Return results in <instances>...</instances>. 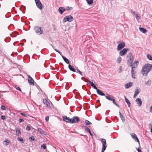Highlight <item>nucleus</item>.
Listing matches in <instances>:
<instances>
[{"label": "nucleus", "instance_id": "obj_12", "mask_svg": "<svg viewBox=\"0 0 152 152\" xmlns=\"http://www.w3.org/2000/svg\"><path fill=\"white\" fill-rule=\"evenodd\" d=\"M43 103L46 105V107L49 108L51 107L50 103L46 99H43Z\"/></svg>", "mask_w": 152, "mask_h": 152}, {"label": "nucleus", "instance_id": "obj_7", "mask_svg": "<svg viewBox=\"0 0 152 152\" xmlns=\"http://www.w3.org/2000/svg\"><path fill=\"white\" fill-rule=\"evenodd\" d=\"M36 5L38 7L40 10H42L44 7L42 4L40 0H35Z\"/></svg>", "mask_w": 152, "mask_h": 152}, {"label": "nucleus", "instance_id": "obj_64", "mask_svg": "<svg viewBox=\"0 0 152 152\" xmlns=\"http://www.w3.org/2000/svg\"><path fill=\"white\" fill-rule=\"evenodd\" d=\"M39 89H40V90L42 92V90L41 89V88H39Z\"/></svg>", "mask_w": 152, "mask_h": 152}, {"label": "nucleus", "instance_id": "obj_59", "mask_svg": "<svg viewBox=\"0 0 152 152\" xmlns=\"http://www.w3.org/2000/svg\"><path fill=\"white\" fill-rule=\"evenodd\" d=\"M24 9V10H25L26 9V7L25 6H22V7Z\"/></svg>", "mask_w": 152, "mask_h": 152}, {"label": "nucleus", "instance_id": "obj_19", "mask_svg": "<svg viewBox=\"0 0 152 152\" xmlns=\"http://www.w3.org/2000/svg\"><path fill=\"white\" fill-rule=\"evenodd\" d=\"M88 82L90 84L91 86H92L94 89L97 90L98 88L96 87L95 85L93 82L90 81V80H88Z\"/></svg>", "mask_w": 152, "mask_h": 152}, {"label": "nucleus", "instance_id": "obj_1", "mask_svg": "<svg viewBox=\"0 0 152 152\" xmlns=\"http://www.w3.org/2000/svg\"><path fill=\"white\" fill-rule=\"evenodd\" d=\"M152 68V65L150 64H145L143 67L142 70V73L143 76H146L148 73Z\"/></svg>", "mask_w": 152, "mask_h": 152}, {"label": "nucleus", "instance_id": "obj_46", "mask_svg": "<svg viewBox=\"0 0 152 152\" xmlns=\"http://www.w3.org/2000/svg\"><path fill=\"white\" fill-rule=\"evenodd\" d=\"M1 109L3 110H6L5 107L2 105H1Z\"/></svg>", "mask_w": 152, "mask_h": 152}, {"label": "nucleus", "instance_id": "obj_33", "mask_svg": "<svg viewBox=\"0 0 152 152\" xmlns=\"http://www.w3.org/2000/svg\"><path fill=\"white\" fill-rule=\"evenodd\" d=\"M121 58L120 56H119L117 60V63L119 64L120 63L121 61Z\"/></svg>", "mask_w": 152, "mask_h": 152}, {"label": "nucleus", "instance_id": "obj_27", "mask_svg": "<svg viewBox=\"0 0 152 152\" xmlns=\"http://www.w3.org/2000/svg\"><path fill=\"white\" fill-rule=\"evenodd\" d=\"M119 113L120 118L122 120L123 122H124L125 120V118L124 117V116L122 115L121 113L120 112H119Z\"/></svg>", "mask_w": 152, "mask_h": 152}, {"label": "nucleus", "instance_id": "obj_40", "mask_svg": "<svg viewBox=\"0 0 152 152\" xmlns=\"http://www.w3.org/2000/svg\"><path fill=\"white\" fill-rule=\"evenodd\" d=\"M41 148H43V149H45L46 148V146L44 144L42 145L41 146Z\"/></svg>", "mask_w": 152, "mask_h": 152}, {"label": "nucleus", "instance_id": "obj_11", "mask_svg": "<svg viewBox=\"0 0 152 152\" xmlns=\"http://www.w3.org/2000/svg\"><path fill=\"white\" fill-rule=\"evenodd\" d=\"M28 83L31 85H34V81L33 79L29 75H28Z\"/></svg>", "mask_w": 152, "mask_h": 152}, {"label": "nucleus", "instance_id": "obj_41", "mask_svg": "<svg viewBox=\"0 0 152 152\" xmlns=\"http://www.w3.org/2000/svg\"><path fill=\"white\" fill-rule=\"evenodd\" d=\"M54 50L57 52H58L62 56V55L61 54V53L60 52V51L58 50H57L56 49L54 48Z\"/></svg>", "mask_w": 152, "mask_h": 152}, {"label": "nucleus", "instance_id": "obj_42", "mask_svg": "<svg viewBox=\"0 0 152 152\" xmlns=\"http://www.w3.org/2000/svg\"><path fill=\"white\" fill-rule=\"evenodd\" d=\"M72 9H73V7H69L67 6L66 7V9L67 10H72Z\"/></svg>", "mask_w": 152, "mask_h": 152}, {"label": "nucleus", "instance_id": "obj_52", "mask_svg": "<svg viewBox=\"0 0 152 152\" xmlns=\"http://www.w3.org/2000/svg\"><path fill=\"white\" fill-rule=\"evenodd\" d=\"M30 139H31V140L32 141H33L34 140V137L33 136H31V138H30Z\"/></svg>", "mask_w": 152, "mask_h": 152}, {"label": "nucleus", "instance_id": "obj_30", "mask_svg": "<svg viewBox=\"0 0 152 152\" xmlns=\"http://www.w3.org/2000/svg\"><path fill=\"white\" fill-rule=\"evenodd\" d=\"M17 140L22 143H24V141L22 137H18L17 138Z\"/></svg>", "mask_w": 152, "mask_h": 152}, {"label": "nucleus", "instance_id": "obj_38", "mask_svg": "<svg viewBox=\"0 0 152 152\" xmlns=\"http://www.w3.org/2000/svg\"><path fill=\"white\" fill-rule=\"evenodd\" d=\"M148 58L150 60H152V57L150 54H148L147 56Z\"/></svg>", "mask_w": 152, "mask_h": 152}, {"label": "nucleus", "instance_id": "obj_2", "mask_svg": "<svg viewBox=\"0 0 152 152\" xmlns=\"http://www.w3.org/2000/svg\"><path fill=\"white\" fill-rule=\"evenodd\" d=\"M126 57L128 59L127 63L128 64V66H131L134 58L133 54L131 53H128L127 56Z\"/></svg>", "mask_w": 152, "mask_h": 152}, {"label": "nucleus", "instance_id": "obj_50", "mask_svg": "<svg viewBox=\"0 0 152 152\" xmlns=\"http://www.w3.org/2000/svg\"><path fill=\"white\" fill-rule=\"evenodd\" d=\"M19 121V122L20 123H21L22 122H23L24 121V120L23 119H22V118L20 119Z\"/></svg>", "mask_w": 152, "mask_h": 152}, {"label": "nucleus", "instance_id": "obj_61", "mask_svg": "<svg viewBox=\"0 0 152 152\" xmlns=\"http://www.w3.org/2000/svg\"><path fill=\"white\" fill-rule=\"evenodd\" d=\"M50 45H51V46H52V47L53 48V49L54 48L53 46V45H52L51 44H50Z\"/></svg>", "mask_w": 152, "mask_h": 152}, {"label": "nucleus", "instance_id": "obj_10", "mask_svg": "<svg viewBox=\"0 0 152 152\" xmlns=\"http://www.w3.org/2000/svg\"><path fill=\"white\" fill-rule=\"evenodd\" d=\"M129 50L128 48H124L119 52V55L121 56H123L126 54L127 52Z\"/></svg>", "mask_w": 152, "mask_h": 152}, {"label": "nucleus", "instance_id": "obj_17", "mask_svg": "<svg viewBox=\"0 0 152 152\" xmlns=\"http://www.w3.org/2000/svg\"><path fill=\"white\" fill-rule=\"evenodd\" d=\"M133 84V83L131 82H129L125 85V87L126 88H128L132 86Z\"/></svg>", "mask_w": 152, "mask_h": 152}, {"label": "nucleus", "instance_id": "obj_25", "mask_svg": "<svg viewBox=\"0 0 152 152\" xmlns=\"http://www.w3.org/2000/svg\"><path fill=\"white\" fill-rule=\"evenodd\" d=\"M62 57L64 60L66 62V63L67 64H69V61L68 60V59L63 56H62Z\"/></svg>", "mask_w": 152, "mask_h": 152}, {"label": "nucleus", "instance_id": "obj_22", "mask_svg": "<svg viewBox=\"0 0 152 152\" xmlns=\"http://www.w3.org/2000/svg\"><path fill=\"white\" fill-rule=\"evenodd\" d=\"M97 92L98 94L101 96H105V94L100 89H98L97 90Z\"/></svg>", "mask_w": 152, "mask_h": 152}, {"label": "nucleus", "instance_id": "obj_13", "mask_svg": "<svg viewBox=\"0 0 152 152\" xmlns=\"http://www.w3.org/2000/svg\"><path fill=\"white\" fill-rule=\"evenodd\" d=\"M132 138L135 140V141H136L137 142H139V144H140L139 141L137 138L136 135L134 133L132 134H131Z\"/></svg>", "mask_w": 152, "mask_h": 152}, {"label": "nucleus", "instance_id": "obj_16", "mask_svg": "<svg viewBox=\"0 0 152 152\" xmlns=\"http://www.w3.org/2000/svg\"><path fill=\"white\" fill-rule=\"evenodd\" d=\"M136 102L139 106H141L142 102L141 99L140 98H137L136 100Z\"/></svg>", "mask_w": 152, "mask_h": 152}, {"label": "nucleus", "instance_id": "obj_23", "mask_svg": "<svg viewBox=\"0 0 152 152\" xmlns=\"http://www.w3.org/2000/svg\"><path fill=\"white\" fill-rule=\"evenodd\" d=\"M139 29L140 31L143 33H146L147 32V30L144 28L140 27L139 28Z\"/></svg>", "mask_w": 152, "mask_h": 152}, {"label": "nucleus", "instance_id": "obj_51", "mask_svg": "<svg viewBox=\"0 0 152 152\" xmlns=\"http://www.w3.org/2000/svg\"><path fill=\"white\" fill-rule=\"evenodd\" d=\"M137 150L138 152H142L141 151V149H140L139 148H137Z\"/></svg>", "mask_w": 152, "mask_h": 152}, {"label": "nucleus", "instance_id": "obj_3", "mask_svg": "<svg viewBox=\"0 0 152 152\" xmlns=\"http://www.w3.org/2000/svg\"><path fill=\"white\" fill-rule=\"evenodd\" d=\"M34 30L36 33L39 35L42 34L44 32L43 28L39 26H34Z\"/></svg>", "mask_w": 152, "mask_h": 152}, {"label": "nucleus", "instance_id": "obj_31", "mask_svg": "<svg viewBox=\"0 0 152 152\" xmlns=\"http://www.w3.org/2000/svg\"><path fill=\"white\" fill-rule=\"evenodd\" d=\"M85 123L86 125H88L91 124V123L87 120H85Z\"/></svg>", "mask_w": 152, "mask_h": 152}, {"label": "nucleus", "instance_id": "obj_35", "mask_svg": "<svg viewBox=\"0 0 152 152\" xmlns=\"http://www.w3.org/2000/svg\"><path fill=\"white\" fill-rule=\"evenodd\" d=\"M135 16L137 20H139L140 19V14H136L135 15Z\"/></svg>", "mask_w": 152, "mask_h": 152}, {"label": "nucleus", "instance_id": "obj_4", "mask_svg": "<svg viewBox=\"0 0 152 152\" xmlns=\"http://www.w3.org/2000/svg\"><path fill=\"white\" fill-rule=\"evenodd\" d=\"M73 18L72 16L71 15L66 16L64 18L63 20V22H65L66 21L69 22H71L73 21Z\"/></svg>", "mask_w": 152, "mask_h": 152}, {"label": "nucleus", "instance_id": "obj_18", "mask_svg": "<svg viewBox=\"0 0 152 152\" xmlns=\"http://www.w3.org/2000/svg\"><path fill=\"white\" fill-rule=\"evenodd\" d=\"M65 10V9L64 7H60L58 8V11L61 14H62Z\"/></svg>", "mask_w": 152, "mask_h": 152}, {"label": "nucleus", "instance_id": "obj_20", "mask_svg": "<svg viewBox=\"0 0 152 152\" xmlns=\"http://www.w3.org/2000/svg\"><path fill=\"white\" fill-rule=\"evenodd\" d=\"M68 68L70 71L73 72H76V69L70 64L69 65Z\"/></svg>", "mask_w": 152, "mask_h": 152}, {"label": "nucleus", "instance_id": "obj_47", "mask_svg": "<svg viewBox=\"0 0 152 152\" xmlns=\"http://www.w3.org/2000/svg\"><path fill=\"white\" fill-rule=\"evenodd\" d=\"M26 129L27 130H28V131L30 130V127L29 126H27Z\"/></svg>", "mask_w": 152, "mask_h": 152}, {"label": "nucleus", "instance_id": "obj_44", "mask_svg": "<svg viewBox=\"0 0 152 152\" xmlns=\"http://www.w3.org/2000/svg\"><path fill=\"white\" fill-rule=\"evenodd\" d=\"M15 88H16V89L19 91H20L21 92H22L21 89L18 86H15Z\"/></svg>", "mask_w": 152, "mask_h": 152}, {"label": "nucleus", "instance_id": "obj_6", "mask_svg": "<svg viewBox=\"0 0 152 152\" xmlns=\"http://www.w3.org/2000/svg\"><path fill=\"white\" fill-rule=\"evenodd\" d=\"M80 121L79 118L77 116H74L72 118L70 119L71 123H77Z\"/></svg>", "mask_w": 152, "mask_h": 152}, {"label": "nucleus", "instance_id": "obj_8", "mask_svg": "<svg viewBox=\"0 0 152 152\" xmlns=\"http://www.w3.org/2000/svg\"><path fill=\"white\" fill-rule=\"evenodd\" d=\"M125 46V43L124 42H122L118 44L117 46V50L119 51Z\"/></svg>", "mask_w": 152, "mask_h": 152}, {"label": "nucleus", "instance_id": "obj_34", "mask_svg": "<svg viewBox=\"0 0 152 152\" xmlns=\"http://www.w3.org/2000/svg\"><path fill=\"white\" fill-rule=\"evenodd\" d=\"M151 80H149L147 82H146L145 84L147 86H149L151 83Z\"/></svg>", "mask_w": 152, "mask_h": 152}, {"label": "nucleus", "instance_id": "obj_5", "mask_svg": "<svg viewBox=\"0 0 152 152\" xmlns=\"http://www.w3.org/2000/svg\"><path fill=\"white\" fill-rule=\"evenodd\" d=\"M102 143V149L101 152H104L106 149L107 147L106 145V141L105 139H101Z\"/></svg>", "mask_w": 152, "mask_h": 152}, {"label": "nucleus", "instance_id": "obj_60", "mask_svg": "<svg viewBox=\"0 0 152 152\" xmlns=\"http://www.w3.org/2000/svg\"><path fill=\"white\" fill-rule=\"evenodd\" d=\"M134 15H136V14L135 13V11H133L132 12V13Z\"/></svg>", "mask_w": 152, "mask_h": 152}, {"label": "nucleus", "instance_id": "obj_29", "mask_svg": "<svg viewBox=\"0 0 152 152\" xmlns=\"http://www.w3.org/2000/svg\"><path fill=\"white\" fill-rule=\"evenodd\" d=\"M16 132L17 133V136H19V135L21 134V132L20 129H19L17 128L16 130Z\"/></svg>", "mask_w": 152, "mask_h": 152}, {"label": "nucleus", "instance_id": "obj_32", "mask_svg": "<svg viewBox=\"0 0 152 152\" xmlns=\"http://www.w3.org/2000/svg\"><path fill=\"white\" fill-rule=\"evenodd\" d=\"M9 143L10 142L6 140L3 142V144L6 146H7Z\"/></svg>", "mask_w": 152, "mask_h": 152}, {"label": "nucleus", "instance_id": "obj_58", "mask_svg": "<svg viewBox=\"0 0 152 152\" xmlns=\"http://www.w3.org/2000/svg\"><path fill=\"white\" fill-rule=\"evenodd\" d=\"M88 132L91 135V136H93L92 134L91 133L90 130V132L89 131Z\"/></svg>", "mask_w": 152, "mask_h": 152}, {"label": "nucleus", "instance_id": "obj_48", "mask_svg": "<svg viewBox=\"0 0 152 152\" xmlns=\"http://www.w3.org/2000/svg\"><path fill=\"white\" fill-rule=\"evenodd\" d=\"M1 118L2 120H5L6 119V117L4 115H1Z\"/></svg>", "mask_w": 152, "mask_h": 152}, {"label": "nucleus", "instance_id": "obj_24", "mask_svg": "<svg viewBox=\"0 0 152 152\" xmlns=\"http://www.w3.org/2000/svg\"><path fill=\"white\" fill-rule=\"evenodd\" d=\"M37 130L41 134H45V132L42 130L41 128H38Z\"/></svg>", "mask_w": 152, "mask_h": 152}, {"label": "nucleus", "instance_id": "obj_14", "mask_svg": "<svg viewBox=\"0 0 152 152\" xmlns=\"http://www.w3.org/2000/svg\"><path fill=\"white\" fill-rule=\"evenodd\" d=\"M107 95V96H105L107 99L112 101H114V99L112 96L108 94Z\"/></svg>", "mask_w": 152, "mask_h": 152}, {"label": "nucleus", "instance_id": "obj_39", "mask_svg": "<svg viewBox=\"0 0 152 152\" xmlns=\"http://www.w3.org/2000/svg\"><path fill=\"white\" fill-rule=\"evenodd\" d=\"M77 72H78L81 76L83 75V74L82 73V72L80 71V70L78 69H77Z\"/></svg>", "mask_w": 152, "mask_h": 152}, {"label": "nucleus", "instance_id": "obj_53", "mask_svg": "<svg viewBox=\"0 0 152 152\" xmlns=\"http://www.w3.org/2000/svg\"><path fill=\"white\" fill-rule=\"evenodd\" d=\"M150 112L152 113V106L150 107Z\"/></svg>", "mask_w": 152, "mask_h": 152}, {"label": "nucleus", "instance_id": "obj_45", "mask_svg": "<svg viewBox=\"0 0 152 152\" xmlns=\"http://www.w3.org/2000/svg\"><path fill=\"white\" fill-rule=\"evenodd\" d=\"M20 114L21 115H22V116H23L24 117H28V116L27 115H26V114H24L23 113H20Z\"/></svg>", "mask_w": 152, "mask_h": 152}, {"label": "nucleus", "instance_id": "obj_54", "mask_svg": "<svg viewBox=\"0 0 152 152\" xmlns=\"http://www.w3.org/2000/svg\"><path fill=\"white\" fill-rule=\"evenodd\" d=\"M10 35H11V36L12 37H16V36L14 35L13 34H10Z\"/></svg>", "mask_w": 152, "mask_h": 152}, {"label": "nucleus", "instance_id": "obj_43", "mask_svg": "<svg viewBox=\"0 0 152 152\" xmlns=\"http://www.w3.org/2000/svg\"><path fill=\"white\" fill-rule=\"evenodd\" d=\"M112 102L115 105L118 107H119V105L118 104H117L116 102H115V99H114V101H113Z\"/></svg>", "mask_w": 152, "mask_h": 152}, {"label": "nucleus", "instance_id": "obj_56", "mask_svg": "<svg viewBox=\"0 0 152 152\" xmlns=\"http://www.w3.org/2000/svg\"><path fill=\"white\" fill-rule=\"evenodd\" d=\"M137 94H135L134 93V96H133V98H135L137 96Z\"/></svg>", "mask_w": 152, "mask_h": 152}, {"label": "nucleus", "instance_id": "obj_55", "mask_svg": "<svg viewBox=\"0 0 152 152\" xmlns=\"http://www.w3.org/2000/svg\"><path fill=\"white\" fill-rule=\"evenodd\" d=\"M83 79H85L86 80L88 81V79H87L86 78H85L84 77H81V79L82 80H83Z\"/></svg>", "mask_w": 152, "mask_h": 152}, {"label": "nucleus", "instance_id": "obj_57", "mask_svg": "<svg viewBox=\"0 0 152 152\" xmlns=\"http://www.w3.org/2000/svg\"><path fill=\"white\" fill-rule=\"evenodd\" d=\"M120 71H119V73H121V70H121V66H120Z\"/></svg>", "mask_w": 152, "mask_h": 152}, {"label": "nucleus", "instance_id": "obj_63", "mask_svg": "<svg viewBox=\"0 0 152 152\" xmlns=\"http://www.w3.org/2000/svg\"><path fill=\"white\" fill-rule=\"evenodd\" d=\"M100 101L99 100H98L97 101V102H99Z\"/></svg>", "mask_w": 152, "mask_h": 152}, {"label": "nucleus", "instance_id": "obj_9", "mask_svg": "<svg viewBox=\"0 0 152 152\" xmlns=\"http://www.w3.org/2000/svg\"><path fill=\"white\" fill-rule=\"evenodd\" d=\"M136 68L134 67H132L131 70V73L132 74V78L135 79L136 78L135 74L136 73Z\"/></svg>", "mask_w": 152, "mask_h": 152}, {"label": "nucleus", "instance_id": "obj_26", "mask_svg": "<svg viewBox=\"0 0 152 152\" xmlns=\"http://www.w3.org/2000/svg\"><path fill=\"white\" fill-rule=\"evenodd\" d=\"M125 101L127 103L128 105V106L129 107H130L131 105V103L128 100V99L126 98V97L125 96Z\"/></svg>", "mask_w": 152, "mask_h": 152}, {"label": "nucleus", "instance_id": "obj_36", "mask_svg": "<svg viewBox=\"0 0 152 152\" xmlns=\"http://www.w3.org/2000/svg\"><path fill=\"white\" fill-rule=\"evenodd\" d=\"M86 1L89 4H91L93 3V0H86Z\"/></svg>", "mask_w": 152, "mask_h": 152}, {"label": "nucleus", "instance_id": "obj_15", "mask_svg": "<svg viewBox=\"0 0 152 152\" xmlns=\"http://www.w3.org/2000/svg\"><path fill=\"white\" fill-rule=\"evenodd\" d=\"M63 119L64 121H65L66 122L68 123H70V119L69 117H67V116H65L63 117Z\"/></svg>", "mask_w": 152, "mask_h": 152}, {"label": "nucleus", "instance_id": "obj_49", "mask_svg": "<svg viewBox=\"0 0 152 152\" xmlns=\"http://www.w3.org/2000/svg\"><path fill=\"white\" fill-rule=\"evenodd\" d=\"M49 119V116H48L45 117V120L46 121L48 122Z\"/></svg>", "mask_w": 152, "mask_h": 152}, {"label": "nucleus", "instance_id": "obj_62", "mask_svg": "<svg viewBox=\"0 0 152 152\" xmlns=\"http://www.w3.org/2000/svg\"><path fill=\"white\" fill-rule=\"evenodd\" d=\"M151 132L152 133V126L151 127Z\"/></svg>", "mask_w": 152, "mask_h": 152}, {"label": "nucleus", "instance_id": "obj_28", "mask_svg": "<svg viewBox=\"0 0 152 152\" xmlns=\"http://www.w3.org/2000/svg\"><path fill=\"white\" fill-rule=\"evenodd\" d=\"M83 129L85 130L86 132H90V130L89 129L87 126H84L82 127Z\"/></svg>", "mask_w": 152, "mask_h": 152}, {"label": "nucleus", "instance_id": "obj_21", "mask_svg": "<svg viewBox=\"0 0 152 152\" xmlns=\"http://www.w3.org/2000/svg\"><path fill=\"white\" fill-rule=\"evenodd\" d=\"M139 63V62L138 61H135L133 63V62L132 63V64L131 66H132L134 67H136L138 65V64Z\"/></svg>", "mask_w": 152, "mask_h": 152}, {"label": "nucleus", "instance_id": "obj_37", "mask_svg": "<svg viewBox=\"0 0 152 152\" xmlns=\"http://www.w3.org/2000/svg\"><path fill=\"white\" fill-rule=\"evenodd\" d=\"M140 89H137L135 90L134 93L137 95V94L140 92Z\"/></svg>", "mask_w": 152, "mask_h": 152}]
</instances>
